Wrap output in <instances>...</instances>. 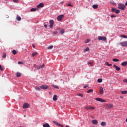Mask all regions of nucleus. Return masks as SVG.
Returning <instances> with one entry per match:
<instances>
[{"label":"nucleus","instance_id":"b1692460","mask_svg":"<svg viewBox=\"0 0 127 127\" xmlns=\"http://www.w3.org/2000/svg\"><path fill=\"white\" fill-rule=\"evenodd\" d=\"M60 32L61 34H64V33H65V30L61 29Z\"/></svg>","mask_w":127,"mask_h":127},{"label":"nucleus","instance_id":"a18cd8bd","mask_svg":"<svg viewBox=\"0 0 127 127\" xmlns=\"http://www.w3.org/2000/svg\"><path fill=\"white\" fill-rule=\"evenodd\" d=\"M6 57V54L4 53L3 55V58H5Z\"/></svg>","mask_w":127,"mask_h":127},{"label":"nucleus","instance_id":"1a4fd4ad","mask_svg":"<svg viewBox=\"0 0 127 127\" xmlns=\"http://www.w3.org/2000/svg\"><path fill=\"white\" fill-rule=\"evenodd\" d=\"M85 108L86 110H95V107L91 106H85Z\"/></svg>","mask_w":127,"mask_h":127},{"label":"nucleus","instance_id":"4be33fe9","mask_svg":"<svg viewBox=\"0 0 127 127\" xmlns=\"http://www.w3.org/2000/svg\"><path fill=\"white\" fill-rule=\"evenodd\" d=\"M92 7L93 8H94V9H97L98 8V5L97 4L93 5Z\"/></svg>","mask_w":127,"mask_h":127},{"label":"nucleus","instance_id":"c85d7f7f","mask_svg":"<svg viewBox=\"0 0 127 127\" xmlns=\"http://www.w3.org/2000/svg\"><path fill=\"white\" fill-rule=\"evenodd\" d=\"M16 19L18 21H20V20H21V17H20L19 16H17V18H16Z\"/></svg>","mask_w":127,"mask_h":127},{"label":"nucleus","instance_id":"a211bd4d","mask_svg":"<svg viewBox=\"0 0 127 127\" xmlns=\"http://www.w3.org/2000/svg\"><path fill=\"white\" fill-rule=\"evenodd\" d=\"M105 65H106V66H108V67H111V66H112V64H109V62H106L105 63Z\"/></svg>","mask_w":127,"mask_h":127},{"label":"nucleus","instance_id":"4d7b16f0","mask_svg":"<svg viewBox=\"0 0 127 127\" xmlns=\"http://www.w3.org/2000/svg\"><path fill=\"white\" fill-rule=\"evenodd\" d=\"M125 5H126V6H127V2H126V3H125Z\"/></svg>","mask_w":127,"mask_h":127},{"label":"nucleus","instance_id":"13d9d810","mask_svg":"<svg viewBox=\"0 0 127 127\" xmlns=\"http://www.w3.org/2000/svg\"><path fill=\"white\" fill-rule=\"evenodd\" d=\"M120 99H123V97L122 96H120Z\"/></svg>","mask_w":127,"mask_h":127},{"label":"nucleus","instance_id":"4c0bfd02","mask_svg":"<svg viewBox=\"0 0 127 127\" xmlns=\"http://www.w3.org/2000/svg\"><path fill=\"white\" fill-rule=\"evenodd\" d=\"M77 96H79V97H81L82 98V97H83V94H81V93L78 94Z\"/></svg>","mask_w":127,"mask_h":127},{"label":"nucleus","instance_id":"f8f14e48","mask_svg":"<svg viewBox=\"0 0 127 127\" xmlns=\"http://www.w3.org/2000/svg\"><path fill=\"white\" fill-rule=\"evenodd\" d=\"M121 66H123V67H125L126 66H127V62L125 61L121 63Z\"/></svg>","mask_w":127,"mask_h":127},{"label":"nucleus","instance_id":"bb28decb","mask_svg":"<svg viewBox=\"0 0 127 127\" xmlns=\"http://www.w3.org/2000/svg\"><path fill=\"white\" fill-rule=\"evenodd\" d=\"M88 66H90L91 67H93V63L91 62H88Z\"/></svg>","mask_w":127,"mask_h":127},{"label":"nucleus","instance_id":"9b49d317","mask_svg":"<svg viewBox=\"0 0 127 127\" xmlns=\"http://www.w3.org/2000/svg\"><path fill=\"white\" fill-rule=\"evenodd\" d=\"M99 93L100 95H103V94H104V89L102 87H100Z\"/></svg>","mask_w":127,"mask_h":127},{"label":"nucleus","instance_id":"0e129e2a","mask_svg":"<svg viewBox=\"0 0 127 127\" xmlns=\"http://www.w3.org/2000/svg\"><path fill=\"white\" fill-rule=\"evenodd\" d=\"M112 4H115V3H112Z\"/></svg>","mask_w":127,"mask_h":127},{"label":"nucleus","instance_id":"69168bd1","mask_svg":"<svg viewBox=\"0 0 127 127\" xmlns=\"http://www.w3.org/2000/svg\"><path fill=\"white\" fill-rule=\"evenodd\" d=\"M8 17H9L8 16H7V18H8Z\"/></svg>","mask_w":127,"mask_h":127},{"label":"nucleus","instance_id":"ddd939ff","mask_svg":"<svg viewBox=\"0 0 127 127\" xmlns=\"http://www.w3.org/2000/svg\"><path fill=\"white\" fill-rule=\"evenodd\" d=\"M53 123H54V124H55V125H56L57 126H60V127H63V125L59 124L58 122H57L56 121H53Z\"/></svg>","mask_w":127,"mask_h":127},{"label":"nucleus","instance_id":"7ed1b4c3","mask_svg":"<svg viewBox=\"0 0 127 127\" xmlns=\"http://www.w3.org/2000/svg\"><path fill=\"white\" fill-rule=\"evenodd\" d=\"M120 45L123 46V47H127V41L121 42L120 43Z\"/></svg>","mask_w":127,"mask_h":127},{"label":"nucleus","instance_id":"72a5a7b5","mask_svg":"<svg viewBox=\"0 0 127 127\" xmlns=\"http://www.w3.org/2000/svg\"><path fill=\"white\" fill-rule=\"evenodd\" d=\"M101 125L102 126H106V122H102L101 123Z\"/></svg>","mask_w":127,"mask_h":127},{"label":"nucleus","instance_id":"39448f33","mask_svg":"<svg viewBox=\"0 0 127 127\" xmlns=\"http://www.w3.org/2000/svg\"><path fill=\"white\" fill-rule=\"evenodd\" d=\"M96 101H97L98 102H101V103H106L107 102L106 100L102 99L100 98H95Z\"/></svg>","mask_w":127,"mask_h":127},{"label":"nucleus","instance_id":"393cba45","mask_svg":"<svg viewBox=\"0 0 127 127\" xmlns=\"http://www.w3.org/2000/svg\"><path fill=\"white\" fill-rule=\"evenodd\" d=\"M112 61H114V62H118L120 61V60L118 59L114 58L112 60Z\"/></svg>","mask_w":127,"mask_h":127},{"label":"nucleus","instance_id":"f704fd0d","mask_svg":"<svg viewBox=\"0 0 127 127\" xmlns=\"http://www.w3.org/2000/svg\"><path fill=\"white\" fill-rule=\"evenodd\" d=\"M117 10V9L115 8H112V10H111V11L112 12H115V11H116V10Z\"/></svg>","mask_w":127,"mask_h":127},{"label":"nucleus","instance_id":"6e6552de","mask_svg":"<svg viewBox=\"0 0 127 127\" xmlns=\"http://www.w3.org/2000/svg\"><path fill=\"white\" fill-rule=\"evenodd\" d=\"M98 40H102V41H106V40H107V38L106 37L99 36Z\"/></svg>","mask_w":127,"mask_h":127},{"label":"nucleus","instance_id":"bf43d9fd","mask_svg":"<svg viewBox=\"0 0 127 127\" xmlns=\"http://www.w3.org/2000/svg\"><path fill=\"white\" fill-rule=\"evenodd\" d=\"M65 127H70L69 126H68V125H66V126H65Z\"/></svg>","mask_w":127,"mask_h":127},{"label":"nucleus","instance_id":"de8ad7c7","mask_svg":"<svg viewBox=\"0 0 127 127\" xmlns=\"http://www.w3.org/2000/svg\"><path fill=\"white\" fill-rule=\"evenodd\" d=\"M89 50H90V49L89 48V47H87L85 49V51H89Z\"/></svg>","mask_w":127,"mask_h":127},{"label":"nucleus","instance_id":"5fc2aeb1","mask_svg":"<svg viewBox=\"0 0 127 127\" xmlns=\"http://www.w3.org/2000/svg\"><path fill=\"white\" fill-rule=\"evenodd\" d=\"M44 27H45V28H47V25L45 24L44 25Z\"/></svg>","mask_w":127,"mask_h":127},{"label":"nucleus","instance_id":"dca6fc26","mask_svg":"<svg viewBox=\"0 0 127 127\" xmlns=\"http://www.w3.org/2000/svg\"><path fill=\"white\" fill-rule=\"evenodd\" d=\"M44 6V4L42 3H40L38 6V8H39V7H43Z\"/></svg>","mask_w":127,"mask_h":127},{"label":"nucleus","instance_id":"f03ea898","mask_svg":"<svg viewBox=\"0 0 127 127\" xmlns=\"http://www.w3.org/2000/svg\"><path fill=\"white\" fill-rule=\"evenodd\" d=\"M118 8L121 10H125V8H126V5H125L124 4L120 3L118 4Z\"/></svg>","mask_w":127,"mask_h":127},{"label":"nucleus","instance_id":"a19ab883","mask_svg":"<svg viewBox=\"0 0 127 127\" xmlns=\"http://www.w3.org/2000/svg\"><path fill=\"white\" fill-rule=\"evenodd\" d=\"M35 89L37 90V91H39L40 90V88L38 87H35Z\"/></svg>","mask_w":127,"mask_h":127},{"label":"nucleus","instance_id":"603ef678","mask_svg":"<svg viewBox=\"0 0 127 127\" xmlns=\"http://www.w3.org/2000/svg\"><path fill=\"white\" fill-rule=\"evenodd\" d=\"M88 87H89V85H85V86H84V89H86V88H88Z\"/></svg>","mask_w":127,"mask_h":127},{"label":"nucleus","instance_id":"4468645a","mask_svg":"<svg viewBox=\"0 0 127 127\" xmlns=\"http://www.w3.org/2000/svg\"><path fill=\"white\" fill-rule=\"evenodd\" d=\"M113 67L115 68L116 71H120V70H121V68L118 67L117 65H116V64H114Z\"/></svg>","mask_w":127,"mask_h":127},{"label":"nucleus","instance_id":"2f4dec72","mask_svg":"<svg viewBox=\"0 0 127 127\" xmlns=\"http://www.w3.org/2000/svg\"><path fill=\"white\" fill-rule=\"evenodd\" d=\"M93 89H90V90H89L88 91H87V93H88V94H89V93H91V92H93Z\"/></svg>","mask_w":127,"mask_h":127},{"label":"nucleus","instance_id":"cd10ccee","mask_svg":"<svg viewBox=\"0 0 127 127\" xmlns=\"http://www.w3.org/2000/svg\"><path fill=\"white\" fill-rule=\"evenodd\" d=\"M52 87H53V88H55V89H59V87L56 85H52Z\"/></svg>","mask_w":127,"mask_h":127},{"label":"nucleus","instance_id":"49530a36","mask_svg":"<svg viewBox=\"0 0 127 127\" xmlns=\"http://www.w3.org/2000/svg\"><path fill=\"white\" fill-rule=\"evenodd\" d=\"M18 64H20V65H21V64H23V63L22 62H21V61H19V62H18Z\"/></svg>","mask_w":127,"mask_h":127},{"label":"nucleus","instance_id":"473e14b6","mask_svg":"<svg viewBox=\"0 0 127 127\" xmlns=\"http://www.w3.org/2000/svg\"><path fill=\"white\" fill-rule=\"evenodd\" d=\"M53 48V46L51 45L47 47V49H52Z\"/></svg>","mask_w":127,"mask_h":127},{"label":"nucleus","instance_id":"c756f323","mask_svg":"<svg viewBox=\"0 0 127 127\" xmlns=\"http://www.w3.org/2000/svg\"><path fill=\"white\" fill-rule=\"evenodd\" d=\"M90 40L89 39H87V40H86L85 41V43H89V42H90Z\"/></svg>","mask_w":127,"mask_h":127},{"label":"nucleus","instance_id":"2eb2a0df","mask_svg":"<svg viewBox=\"0 0 127 127\" xmlns=\"http://www.w3.org/2000/svg\"><path fill=\"white\" fill-rule=\"evenodd\" d=\"M92 124L94 125H97L98 124V121L97 120H93L92 121Z\"/></svg>","mask_w":127,"mask_h":127},{"label":"nucleus","instance_id":"c03bdc74","mask_svg":"<svg viewBox=\"0 0 127 127\" xmlns=\"http://www.w3.org/2000/svg\"><path fill=\"white\" fill-rule=\"evenodd\" d=\"M45 65L44 64H42V65H40V68L41 69H42V68H43L44 67Z\"/></svg>","mask_w":127,"mask_h":127},{"label":"nucleus","instance_id":"412c9836","mask_svg":"<svg viewBox=\"0 0 127 127\" xmlns=\"http://www.w3.org/2000/svg\"><path fill=\"white\" fill-rule=\"evenodd\" d=\"M53 101H57V95H54L53 97Z\"/></svg>","mask_w":127,"mask_h":127},{"label":"nucleus","instance_id":"6e6d98bb","mask_svg":"<svg viewBox=\"0 0 127 127\" xmlns=\"http://www.w3.org/2000/svg\"><path fill=\"white\" fill-rule=\"evenodd\" d=\"M32 46L33 48H35V45H34V44H32Z\"/></svg>","mask_w":127,"mask_h":127},{"label":"nucleus","instance_id":"20e7f679","mask_svg":"<svg viewBox=\"0 0 127 127\" xmlns=\"http://www.w3.org/2000/svg\"><path fill=\"white\" fill-rule=\"evenodd\" d=\"M64 18V15H60L57 18V19L58 21H61L62 19Z\"/></svg>","mask_w":127,"mask_h":127},{"label":"nucleus","instance_id":"9d476101","mask_svg":"<svg viewBox=\"0 0 127 127\" xmlns=\"http://www.w3.org/2000/svg\"><path fill=\"white\" fill-rule=\"evenodd\" d=\"M42 90H47L48 89V85H42L40 87Z\"/></svg>","mask_w":127,"mask_h":127},{"label":"nucleus","instance_id":"58836bf2","mask_svg":"<svg viewBox=\"0 0 127 127\" xmlns=\"http://www.w3.org/2000/svg\"><path fill=\"white\" fill-rule=\"evenodd\" d=\"M0 70L1 71H3V68L2 67V66H1V65H0Z\"/></svg>","mask_w":127,"mask_h":127},{"label":"nucleus","instance_id":"79ce46f5","mask_svg":"<svg viewBox=\"0 0 127 127\" xmlns=\"http://www.w3.org/2000/svg\"><path fill=\"white\" fill-rule=\"evenodd\" d=\"M121 37H123V38H127V37L126 35H121Z\"/></svg>","mask_w":127,"mask_h":127},{"label":"nucleus","instance_id":"c9c22d12","mask_svg":"<svg viewBox=\"0 0 127 127\" xmlns=\"http://www.w3.org/2000/svg\"><path fill=\"white\" fill-rule=\"evenodd\" d=\"M30 11H36V8H32L31 9Z\"/></svg>","mask_w":127,"mask_h":127},{"label":"nucleus","instance_id":"5701e85b","mask_svg":"<svg viewBox=\"0 0 127 127\" xmlns=\"http://www.w3.org/2000/svg\"><path fill=\"white\" fill-rule=\"evenodd\" d=\"M16 77H17L18 78H19V77H21V74L20 73V72L16 73Z\"/></svg>","mask_w":127,"mask_h":127},{"label":"nucleus","instance_id":"37998d69","mask_svg":"<svg viewBox=\"0 0 127 127\" xmlns=\"http://www.w3.org/2000/svg\"><path fill=\"white\" fill-rule=\"evenodd\" d=\"M13 2L17 3L18 2V0H13Z\"/></svg>","mask_w":127,"mask_h":127},{"label":"nucleus","instance_id":"864d4df0","mask_svg":"<svg viewBox=\"0 0 127 127\" xmlns=\"http://www.w3.org/2000/svg\"><path fill=\"white\" fill-rule=\"evenodd\" d=\"M123 82H124V83H127V79H124Z\"/></svg>","mask_w":127,"mask_h":127},{"label":"nucleus","instance_id":"3c124183","mask_svg":"<svg viewBox=\"0 0 127 127\" xmlns=\"http://www.w3.org/2000/svg\"><path fill=\"white\" fill-rule=\"evenodd\" d=\"M67 6H71L72 7H73V5H72L71 4H67Z\"/></svg>","mask_w":127,"mask_h":127},{"label":"nucleus","instance_id":"0eeeda50","mask_svg":"<svg viewBox=\"0 0 127 127\" xmlns=\"http://www.w3.org/2000/svg\"><path fill=\"white\" fill-rule=\"evenodd\" d=\"M49 22H50L49 27H50V28H52V27H53V25L54 24V21H53V20H50L49 21Z\"/></svg>","mask_w":127,"mask_h":127},{"label":"nucleus","instance_id":"f257e3e1","mask_svg":"<svg viewBox=\"0 0 127 127\" xmlns=\"http://www.w3.org/2000/svg\"><path fill=\"white\" fill-rule=\"evenodd\" d=\"M113 107V104H105L104 105V108L105 109H108L109 110H111V109H112Z\"/></svg>","mask_w":127,"mask_h":127},{"label":"nucleus","instance_id":"aec40b11","mask_svg":"<svg viewBox=\"0 0 127 127\" xmlns=\"http://www.w3.org/2000/svg\"><path fill=\"white\" fill-rule=\"evenodd\" d=\"M121 94H122V95H127V90H125V91H121Z\"/></svg>","mask_w":127,"mask_h":127},{"label":"nucleus","instance_id":"e433bc0d","mask_svg":"<svg viewBox=\"0 0 127 127\" xmlns=\"http://www.w3.org/2000/svg\"><path fill=\"white\" fill-rule=\"evenodd\" d=\"M115 13H116L117 14H119V13H120V11L119 10H117L115 11Z\"/></svg>","mask_w":127,"mask_h":127},{"label":"nucleus","instance_id":"8fccbe9b","mask_svg":"<svg viewBox=\"0 0 127 127\" xmlns=\"http://www.w3.org/2000/svg\"><path fill=\"white\" fill-rule=\"evenodd\" d=\"M36 68H37V70H39V69H41V68H40V65H39V66H37V67H36Z\"/></svg>","mask_w":127,"mask_h":127},{"label":"nucleus","instance_id":"423d86ee","mask_svg":"<svg viewBox=\"0 0 127 127\" xmlns=\"http://www.w3.org/2000/svg\"><path fill=\"white\" fill-rule=\"evenodd\" d=\"M29 107H30V105H29V104L27 103H24V104L23 105V109H27V108H29Z\"/></svg>","mask_w":127,"mask_h":127},{"label":"nucleus","instance_id":"f3484780","mask_svg":"<svg viewBox=\"0 0 127 127\" xmlns=\"http://www.w3.org/2000/svg\"><path fill=\"white\" fill-rule=\"evenodd\" d=\"M43 127H50V125L48 123H45L43 125Z\"/></svg>","mask_w":127,"mask_h":127},{"label":"nucleus","instance_id":"7c9ffc66","mask_svg":"<svg viewBox=\"0 0 127 127\" xmlns=\"http://www.w3.org/2000/svg\"><path fill=\"white\" fill-rule=\"evenodd\" d=\"M12 53H13V54H14V55H15V54H16V53H17V52H16V50H13L12 51Z\"/></svg>","mask_w":127,"mask_h":127},{"label":"nucleus","instance_id":"e2e57ef3","mask_svg":"<svg viewBox=\"0 0 127 127\" xmlns=\"http://www.w3.org/2000/svg\"><path fill=\"white\" fill-rule=\"evenodd\" d=\"M49 94H50V95H51V92H49Z\"/></svg>","mask_w":127,"mask_h":127},{"label":"nucleus","instance_id":"09e8293b","mask_svg":"<svg viewBox=\"0 0 127 127\" xmlns=\"http://www.w3.org/2000/svg\"><path fill=\"white\" fill-rule=\"evenodd\" d=\"M110 16L111 17H112V18H113V17H116V15H111Z\"/></svg>","mask_w":127,"mask_h":127},{"label":"nucleus","instance_id":"680f3d73","mask_svg":"<svg viewBox=\"0 0 127 127\" xmlns=\"http://www.w3.org/2000/svg\"><path fill=\"white\" fill-rule=\"evenodd\" d=\"M8 0H5L6 1H8Z\"/></svg>","mask_w":127,"mask_h":127},{"label":"nucleus","instance_id":"ea45409f","mask_svg":"<svg viewBox=\"0 0 127 127\" xmlns=\"http://www.w3.org/2000/svg\"><path fill=\"white\" fill-rule=\"evenodd\" d=\"M58 34V32L57 31H55L53 32L54 35H56Z\"/></svg>","mask_w":127,"mask_h":127},{"label":"nucleus","instance_id":"052dcab7","mask_svg":"<svg viewBox=\"0 0 127 127\" xmlns=\"http://www.w3.org/2000/svg\"><path fill=\"white\" fill-rule=\"evenodd\" d=\"M61 3H64V1L61 2Z\"/></svg>","mask_w":127,"mask_h":127},{"label":"nucleus","instance_id":"a878e982","mask_svg":"<svg viewBox=\"0 0 127 127\" xmlns=\"http://www.w3.org/2000/svg\"><path fill=\"white\" fill-rule=\"evenodd\" d=\"M98 83H102L103 82V79L100 78L97 80Z\"/></svg>","mask_w":127,"mask_h":127},{"label":"nucleus","instance_id":"6ab92c4d","mask_svg":"<svg viewBox=\"0 0 127 127\" xmlns=\"http://www.w3.org/2000/svg\"><path fill=\"white\" fill-rule=\"evenodd\" d=\"M38 54V53L37 52H35L32 54V57H34V56H36Z\"/></svg>","mask_w":127,"mask_h":127}]
</instances>
